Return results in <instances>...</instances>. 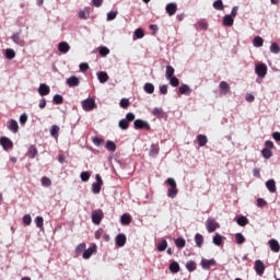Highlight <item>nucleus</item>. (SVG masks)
Here are the masks:
<instances>
[{
  "instance_id": "nucleus-60",
  "label": "nucleus",
  "mask_w": 280,
  "mask_h": 280,
  "mask_svg": "<svg viewBox=\"0 0 280 280\" xmlns=\"http://www.w3.org/2000/svg\"><path fill=\"white\" fill-rule=\"evenodd\" d=\"M272 148H275V143L272 141H270V140H267L265 142V149L266 150H272Z\"/></svg>"
},
{
  "instance_id": "nucleus-50",
  "label": "nucleus",
  "mask_w": 280,
  "mask_h": 280,
  "mask_svg": "<svg viewBox=\"0 0 280 280\" xmlns=\"http://www.w3.org/2000/svg\"><path fill=\"white\" fill-rule=\"evenodd\" d=\"M44 222H45V220L43 219V217L35 218V224H36L37 229H43Z\"/></svg>"
},
{
  "instance_id": "nucleus-25",
  "label": "nucleus",
  "mask_w": 280,
  "mask_h": 280,
  "mask_svg": "<svg viewBox=\"0 0 280 280\" xmlns=\"http://www.w3.org/2000/svg\"><path fill=\"white\" fill-rule=\"evenodd\" d=\"M8 128H9V130H11V132L16 133V132H19V122H16V120H14V119H11L9 121Z\"/></svg>"
},
{
  "instance_id": "nucleus-20",
  "label": "nucleus",
  "mask_w": 280,
  "mask_h": 280,
  "mask_svg": "<svg viewBox=\"0 0 280 280\" xmlns=\"http://www.w3.org/2000/svg\"><path fill=\"white\" fill-rule=\"evenodd\" d=\"M58 49L60 54H68L69 49H71V46H69V43L67 42H61L58 45Z\"/></svg>"
},
{
  "instance_id": "nucleus-3",
  "label": "nucleus",
  "mask_w": 280,
  "mask_h": 280,
  "mask_svg": "<svg viewBox=\"0 0 280 280\" xmlns=\"http://www.w3.org/2000/svg\"><path fill=\"white\" fill-rule=\"evenodd\" d=\"M102 220H104V211H102V209L92 211L93 224H102Z\"/></svg>"
},
{
  "instance_id": "nucleus-58",
  "label": "nucleus",
  "mask_w": 280,
  "mask_h": 280,
  "mask_svg": "<svg viewBox=\"0 0 280 280\" xmlns=\"http://www.w3.org/2000/svg\"><path fill=\"white\" fill-rule=\"evenodd\" d=\"M130 106V101L128 98L120 100V107L121 108H128Z\"/></svg>"
},
{
  "instance_id": "nucleus-31",
  "label": "nucleus",
  "mask_w": 280,
  "mask_h": 280,
  "mask_svg": "<svg viewBox=\"0 0 280 280\" xmlns=\"http://www.w3.org/2000/svg\"><path fill=\"white\" fill-rule=\"evenodd\" d=\"M97 79L101 84H106V81L108 80V73L102 71L97 73Z\"/></svg>"
},
{
  "instance_id": "nucleus-57",
  "label": "nucleus",
  "mask_w": 280,
  "mask_h": 280,
  "mask_svg": "<svg viewBox=\"0 0 280 280\" xmlns=\"http://www.w3.org/2000/svg\"><path fill=\"white\" fill-rule=\"evenodd\" d=\"M136 38H143L145 36V33L141 28H137L135 31Z\"/></svg>"
},
{
  "instance_id": "nucleus-56",
  "label": "nucleus",
  "mask_w": 280,
  "mask_h": 280,
  "mask_svg": "<svg viewBox=\"0 0 280 280\" xmlns=\"http://www.w3.org/2000/svg\"><path fill=\"white\" fill-rule=\"evenodd\" d=\"M23 223H24L26 226H30V224H32V215L25 214V215L23 217Z\"/></svg>"
},
{
  "instance_id": "nucleus-48",
  "label": "nucleus",
  "mask_w": 280,
  "mask_h": 280,
  "mask_svg": "<svg viewBox=\"0 0 280 280\" xmlns=\"http://www.w3.org/2000/svg\"><path fill=\"white\" fill-rule=\"evenodd\" d=\"M261 154L264 159H271L272 158V151L270 149H262Z\"/></svg>"
},
{
  "instance_id": "nucleus-61",
  "label": "nucleus",
  "mask_w": 280,
  "mask_h": 280,
  "mask_svg": "<svg viewBox=\"0 0 280 280\" xmlns=\"http://www.w3.org/2000/svg\"><path fill=\"white\" fill-rule=\"evenodd\" d=\"M198 25H199L200 30H208V27H209V24L205 21H200L198 23Z\"/></svg>"
},
{
  "instance_id": "nucleus-8",
  "label": "nucleus",
  "mask_w": 280,
  "mask_h": 280,
  "mask_svg": "<svg viewBox=\"0 0 280 280\" xmlns=\"http://www.w3.org/2000/svg\"><path fill=\"white\" fill-rule=\"evenodd\" d=\"M0 145H2L3 150H12V147L14 145V143H12V140H10V138L1 137Z\"/></svg>"
},
{
  "instance_id": "nucleus-52",
  "label": "nucleus",
  "mask_w": 280,
  "mask_h": 280,
  "mask_svg": "<svg viewBox=\"0 0 280 280\" xmlns=\"http://www.w3.org/2000/svg\"><path fill=\"white\" fill-rule=\"evenodd\" d=\"M43 187H51V179L49 177H42Z\"/></svg>"
},
{
  "instance_id": "nucleus-14",
  "label": "nucleus",
  "mask_w": 280,
  "mask_h": 280,
  "mask_svg": "<svg viewBox=\"0 0 280 280\" xmlns=\"http://www.w3.org/2000/svg\"><path fill=\"white\" fill-rule=\"evenodd\" d=\"M176 10H178V7L176 5V3L171 2L166 4V12L168 16H174V14H176Z\"/></svg>"
},
{
  "instance_id": "nucleus-49",
  "label": "nucleus",
  "mask_w": 280,
  "mask_h": 280,
  "mask_svg": "<svg viewBox=\"0 0 280 280\" xmlns=\"http://www.w3.org/2000/svg\"><path fill=\"white\" fill-rule=\"evenodd\" d=\"M52 102H54V104L60 105V104H62V102H65V98L62 97V95L56 94L52 98Z\"/></svg>"
},
{
  "instance_id": "nucleus-19",
  "label": "nucleus",
  "mask_w": 280,
  "mask_h": 280,
  "mask_svg": "<svg viewBox=\"0 0 280 280\" xmlns=\"http://www.w3.org/2000/svg\"><path fill=\"white\" fill-rule=\"evenodd\" d=\"M152 115L158 119H163L165 117V112H163V108L161 107H155L152 110Z\"/></svg>"
},
{
  "instance_id": "nucleus-55",
  "label": "nucleus",
  "mask_w": 280,
  "mask_h": 280,
  "mask_svg": "<svg viewBox=\"0 0 280 280\" xmlns=\"http://www.w3.org/2000/svg\"><path fill=\"white\" fill-rule=\"evenodd\" d=\"M117 19V11H110L107 13V21H115Z\"/></svg>"
},
{
  "instance_id": "nucleus-6",
  "label": "nucleus",
  "mask_w": 280,
  "mask_h": 280,
  "mask_svg": "<svg viewBox=\"0 0 280 280\" xmlns=\"http://www.w3.org/2000/svg\"><path fill=\"white\" fill-rule=\"evenodd\" d=\"M95 100L94 98H86L82 101V108L83 110L91 112L95 108Z\"/></svg>"
},
{
  "instance_id": "nucleus-36",
  "label": "nucleus",
  "mask_w": 280,
  "mask_h": 280,
  "mask_svg": "<svg viewBox=\"0 0 280 280\" xmlns=\"http://www.w3.org/2000/svg\"><path fill=\"white\" fill-rule=\"evenodd\" d=\"M196 268H197L196 261L189 260L186 262V269L188 270V272H194V270H196Z\"/></svg>"
},
{
  "instance_id": "nucleus-34",
  "label": "nucleus",
  "mask_w": 280,
  "mask_h": 280,
  "mask_svg": "<svg viewBox=\"0 0 280 280\" xmlns=\"http://www.w3.org/2000/svg\"><path fill=\"white\" fill-rule=\"evenodd\" d=\"M186 244H187V242L183 237H178L175 240V246L177 248H185Z\"/></svg>"
},
{
  "instance_id": "nucleus-2",
  "label": "nucleus",
  "mask_w": 280,
  "mask_h": 280,
  "mask_svg": "<svg viewBox=\"0 0 280 280\" xmlns=\"http://www.w3.org/2000/svg\"><path fill=\"white\" fill-rule=\"evenodd\" d=\"M130 121H135L133 113H128L126 118L119 120L118 126L121 130H128V128H130Z\"/></svg>"
},
{
  "instance_id": "nucleus-21",
  "label": "nucleus",
  "mask_w": 280,
  "mask_h": 280,
  "mask_svg": "<svg viewBox=\"0 0 280 280\" xmlns=\"http://www.w3.org/2000/svg\"><path fill=\"white\" fill-rule=\"evenodd\" d=\"M68 86H80V79L78 77H70L67 79Z\"/></svg>"
},
{
  "instance_id": "nucleus-15",
  "label": "nucleus",
  "mask_w": 280,
  "mask_h": 280,
  "mask_svg": "<svg viewBox=\"0 0 280 280\" xmlns=\"http://www.w3.org/2000/svg\"><path fill=\"white\" fill-rule=\"evenodd\" d=\"M11 40H13V43H15V45H20V47H23L25 45V40H23V38H21V34L15 33L11 36Z\"/></svg>"
},
{
  "instance_id": "nucleus-28",
  "label": "nucleus",
  "mask_w": 280,
  "mask_h": 280,
  "mask_svg": "<svg viewBox=\"0 0 280 280\" xmlns=\"http://www.w3.org/2000/svg\"><path fill=\"white\" fill-rule=\"evenodd\" d=\"M197 141H198V145L200 148H205V145H207L209 139H207V136H205V135H199V136H197Z\"/></svg>"
},
{
  "instance_id": "nucleus-11",
  "label": "nucleus",
  "mask_w": 280,
  "mask_h": 280,
  "mask_svg": "<svg viewBox=\"0 0 280 280\" xmlns=\"http://www.w3.org/2000/svg\"><path fill=\"white\" fill-rule=\"evenodd\" d=\"M221 95H228L231 91V85L226 81H221L219 84Z\"/></svg>"
},
{
  "instance_id": "nucleus-10",
  "label": "nucleus",
  "mask_w": 280,
  "mask_h": 280,
  "mask_svg": "<svg viewBox=\"0 0 280 280\" xmlns=\"http://www.w3.org/2000/svg\"><path fill=\"white\" fill-rule=\"evenodd\" d=\"M116 242V246H118V248H124V246H126V234H118L115 238Z\"/></svg>"
},
{
  "instance_id": "nucleus-7",
  "label": "nucleus",
  "mask_w": 280,
  "mask_h": 280,
  "mask_svg": "<svg viewBox=\"0 0 280 280\" xmlns=\"http://www.w3.org/2000/svg\"><path fill=\"white\" fill-rule=\"evenodd\" d=\"M254 269L256 270V273L261 277L264 272H266V265H264V261L256 260L254 265Z\"/></svg>"
},
{
  "instance_id": "nucleus-35",
  "label": "nucleus",
  "mask_w": 280,
  "mask_h": 280,
  "mask_svg": "<svg viewBox=\"0 0 280 280\" xmlns=\"http://www.w3.org/2000/svg\"><path fill=\"white\" fill-rule=\"evenodd\" d=\"M98 54L102 58H106V56H108V54H110V49H108V47H106V46H102V47H100Z\"/></svg>"
},
{
  "instance_id": "nucleus-46",
  "label": "nucleus",
  "mask_w": 280,
  "mask_h": 280,
  "mask_svg": "<svg viewBox=\"0 0 280 280\" xmlns=\"http://www.w3.org/2000/svg\"><path fill=\"white\" fill-rule=\"evenodd\" d=\"M106 148L107 150H109V152H115V150H117V144H115L114 141H107L106 143Z\"/></svg>"
},
{
  "instance_id": "nucleus-22",
  "label": "nucleus",
  "mask_w": 280,
  "mask_h": 280,
  "mask_svg": "<svg viewBox=\"0 0 280 280\" xmlns=\"http://www.w3.org/2000/svg\"><path fill=\"white\" fill-rule=\"evenodd\" d=\"M168 270L173 272V275H177V272H180V265L177 261H173L170 264Z\"/></svg>"
},
{
  "instance_id": "nucleus-33",
  "label": "nucleus",
  "mask_w": 280,
  "mask_h": 280,
  "mask_svg": "<svg viewBox=\"0 0 280 280\" xmlns=\"http://www.w3.org/2000/svg\"><path fill=\"white\" fill-rule=\"evenodd\" d=\"M236 223L238 226H246V224H248V218L241 215L236 219Z\"/></svg>"
},
{
  "instance_id": "nucleus-54",
  "label": "nucleus",
  "mask_w": 280,
  "mask_h": 280,
  "mask_svg": "<svg viewBox=\"0 0 280 280\" xmlns=\"http://www.w3.org/2000/svg\"><path fill=\"white\" fill-rule=\"evenodd\" d=\"M92 191H93V194H100L102 191V186L100 184L93 183Z\"/></svg>"
},
{
  "instance_id": "nucleus-62",
  "label": "nucleus",
  "mask_w": 280,
  "mask_h": 280,
  "mask_svg": "<svg viewBox=\"0 0 280 280\" xmlns=\"http://www.w3.org/2000/svg\"><path fill=\"white\" fill-rule=\"evenodd\" d=\"M93 143H94V145H102V143H104V139L95 137L93 139Z\"/></svg>"
},
{
  "instance_id": "nucleus-13",
  "label": "nucleus",
  "mask_w": 280,
  "mask_h": 280,
  "mask_svg": "<svg viewBox=\"0 0 280 280\" xmlns=\"http://www.w3.org/2000/svg\"><path fill=\"white\" fill-rule=\"evenodd\" d=\"M38 93L39 95H42V97H45V95H49V93H51V89H49L47 84L40 83L38 88Z\"/></svg>"
},
{
  "instance_id": "nucleus-32",
  "label": "nucleus",
  "mask_w": 280,
  "mask_h": 280,
  "mask_svg": "<svg viewBox=\"0 0 280 280\" xmlns=\"http://www.w3.org/2000/svg\"><path fill=\"white\" fill-rule=\"evenodd\" d=\"M60 132V127H58V125H52L50 128V135L51 137H54L55 139H58V133Z\"/></svg>"
},
{
  "instance_id": "nucleus-12",
  "label": "nucleus",
  "mask_w": 280,
  "mask_h": 280,
  "mask_svg": "<svg viewBox=\"0 0 280 280\" xmlns=\"http://www.w3.org/2000/svg\"><path fill=\"white\" fill-rule=\"evenodd\" d=\"M206 226H207L208 233H213L215 232V229H218V226L220 225L214 220L208 219Z\"/></svg>"
},
{
  "instance_id": "nucleus-47",
  "label": "nucleus",
  "mask_w": 280,
  "mask_h": 280,
  "mask_svg": "<svg viewBox=\"0 0 280 280\" xmlns=\"http://www.w3.org/2000/svg\"><path fill=\"white\" fill-rule=\"evenodd\" d=\"M213 244H215V246H222V235L215 234L213 236Z\"/></svg>"
},
{
  "instance_id": "nucleus-51",
  "label": "nucleus",
  "mask_w": 280,
  "mask_h": 280,
  "mask_svg": "<svg viewBox=\"0 0 280 280\" xmlns=\"http://www.w3.org/2000/svg\"><path fill=\"white\" fill-rule=\"evenodd\" d=\"M270 51H271V54H279V51H280L279 44L272 43L270 46Z\"/></svg>"
},
{
  "instance_id": "nucleus-24",
  "label": "nucleus",
  "mask_w": 280,
  "mask_h": 280,
  "mask_svg": "<svg viewBox=\"0 0 280 280\" xmlns=\"http://www.w3.org/2000/svg\"><path fill=\"white\" fill-rule=\"evenodd\" d=\"M233 23H235V20H233V16L224 15L223 18L224 27H233Z\"/></svg>"
},
{
  "instance_id": "nucleus-43",
  "label": "nucleus",
  "mask_w": 280,
  "mask_h": 280,
  "mask_svg": "<svg viewBox=\"0 0 280 280\" xmlns=\"http://www.w3.org/2000/svg\"><path fill=\"white\" fill-rule=\"evenodd\" d=\"M15 56H16V52H14V50L12 48H8L5 50V58H8V60L14 59Z\"/></svg>"
},
{
  "instance_id": "nucleus-38",
  "label": "nucleus",
  "mask_w": 280,
  "mask_h": 280,
  "mask_svg": "<svg viewBox=\"0 0 280 280\" xmlns=\"http://www.w3.org/2000/svg\"><path fill=\"white\" fill-rule=\"evenodd\" d=\"M160 152L159 144H152L150 149V156H158Z\"/></svg>"
},
{
  "instance_id": "nucleus-42",
  "label": "nucleus",
  "mask_w": 280,
  "mask_h": 280,
  "mask_svg": "<svg viewBox=\"0 0 280 280\" xmlns=\"http://www.w3.org/2000/svg\"><path fill=\"white\" fill-rule=\"evenodd\" d=\"M166 248H167V241L166 240H162L158 244V250H160V253H163L164 250H166Z\"/></svg>"
},
{
  "instance_id": "nucleus-1",
  "label": "nucleus",
  "mask_w": 280,
  "mask_h": 280,
  "mask_svg": "<svg viewBox=\"0 0 280 280\" xmlns=\"http://www.w3.org/2000/svg\"><path fill=\"white\" fill-rule=\"evenodd\" d=\"M166 183H167V185H170V188L167 189L168 198H176V196H178V188L176 187V179L170 177L166 179Z\"/></svg>"
},
{
  "instance_id": "nucleus-26",
  "label": "nucleus",
  "mask_w": 280,
  "mask_h": 280,
  "mask_svg": "<svg viewBox=\"0 0 280 280\" xmlns=\"http://www.w3.org/2000/svg\"><path fill=\"white\" fill-rule=\"evenodd\" d=\"M28 159H36L38 156V149L36 147L31 145L27 151Z\"/></svg>"
},
{
  "instance_id": "nucleus-18",
  "label": "nucleus",
  "mask_w": 280,
  "mask_h": 280,
  "mask_svg": "<svg viewBox=\"0 0 280 280\" xmlns=\"http://www.w3.org/2000/svg\"><path fill=\"white\" fill-rule=\"evenodd\" d=\"M215 264V259H202L201 260V268H203V270H209V268H211V266H213Z\"/></svg>"
},
{
  "instance_id": "nucleus-23",
  "label": "nucleus",
  "mask_w": 280,
  "mask_h": 280,
  "mask_svg": "<svg viewBox=\"0 0 280 280\" xmlns=\"http://www.w3.org/2000/svg\"><path fill=\"white\" fill-rule=\"evenodd\" d=\"M180 95H191V88L187 84H183L178 88Z\"/></svg>"
},
{
  "instance_id": "nucleus-59",
  "label": "nucleus",
  "mask_w": 280,
  "mask_h": 280,
  "mask_svg": "<svg viewBox=\"0 0 280 280\" xmlns=\"http://www.w3.org/2000/svg\"><path fill=\"white\" fill-rule=\"evenodd\" d=\"M89 178H91V174L89 172L81 173V180H83V183H86Z\"/></svg>"
},
{
  "instance_id": "nucleus-27",
  "label": "nucleus",
  "mask_w": 280,
  "mask_h": 280,
  "mask_svg": "<svg viewBox=\"0 0 280 280\" xmlns=\"http://www.w3.org/2000/svg\"><path fill=\"white\" fill-rule=\"evenodd\" d=\"M195 243L198 248H202V244H205V236H202L200 233H197L195 235Z\"/></svg>"
},
{
  "instance_id": "nucleus-40",
  "label": "nucleus",
  "mask_w": 280,
  "mask_h": 280,
  "mask_svg": "<svg viewBox=\"0 0 280 280\" xmlns=\"http://www.w3.org/2000/svg\"><path fill=\"white\" fill-rule=\"evenodd\" d=\"M236 244L242 245L244 242H246V237H244L243 233H236L235 234Z\"/></svg>"
},
{
  "instance_id": "nucleus-30",
  "label": "nucleus",
  "mask_w": 280,
  "mask_h": 280,
  "mask_svg": "<svg viewBox=\"0 0 280 280\" xmlns=\"http://www.w3.org/2000/svg\"><path fill=\"white\" fill-rule=\"evenodd\" d=\"M120 222H121V224H124L125 226H128V224H130V223L132 222V218L130 217V214L125 213V214L121 215Z\"/></svg>"
},
{
  "instance_id": "nucleus-53",
  "label": "nucleus",
  "mask_w": 280,
  "mask_h": 280,
  "mask_svg": "<svg viewBox=\"0 0 280 280\" xmlns=\"http://www.w3.org/2000/svg\"><path fill=\"white\" fill-rule=\"evenodd\" d=\"M167 80H170L171 86H178V84H180V81H179L178 78H176V77H171V78L167 79Z\"/></svg>"
},
{
  "instance_id": "nucleus-45",
  "label": "nucleus",
  "mask_w": 280,
  "mask_h": 280,
  "mask_svg": "<svg viewBox=\"0 0 280 280\" xmlns=\"http://www.w3.org/2000/svg\"><path fill=\"white\" fill-rule=\"evenodd\" d=\"M212 5L214 10H224V3L222 2V0L214 1Z\"/></svg>"
},
{
  "instance_id": "nucleus-37",
  "label": "nucleus",
  "mask_w": 280,
  "mask_h": 280,
  "mask_svg": "<svg viewBox=\"0 0 280 280\" xmlns=\"http://www.w3.org/2000/svg\"><path fill=\"white\" fill-rule=\"evenodd\" d=\"M254 47H264V38L256 36L253 40Z\"/></svg>"
},
{
  "instance_id": "nucleus-41",
  "label": "nucleus",
  "mask_w": 280,
  "mask_h": 280,
  "mask_svg": "<svg viewBox=\"0 0 280 280\" xmlns=\"http://www.w3.org/2000/svg\"><path fill=\"white\" fill-rule=\"evenodd\" d=\"M144 92L148 93L149 95H152V93H154V84L145 83L144 84Z\"/></svg>"
},
{
  "instance_id": "nucleus-5",
  "label": "nucleus",
  "mask_w": 280,
  "mask_h": 280,
  "mask_svg": "<svg viewBox=\"0 0 280 280\" xmlns=\"http://www.w3.org/2000/svg\"><path fill=\"white\" fill-rule=\"evenodd\" d=\"M133 128H136V130H150V124L148 121L137 119L133 122Z\"/></svg>"
},
{
  "instance_id": "nucleus-64",
  "label": "nucleus",
  "mask_w": 280,
  "mask_h": 280,
  "mask_svg": "<svg viewBox=\"0 0 280 280\" xmlns=\"http://www.w3.org/2000/svg\"><path fill=\"white\" fill-rule=\"evenodd\" d=\"M267 202L262 198L257 199V207H266Z\"/></svg>"
},
{
  "instance_id": "nucleus-9",
  "label": "nucleus",
  "mask_w": 280,
  "mask_h": 280,
  "mask_svg": "<svg viewBox=\"0 0 280 280\" xmlns=\"http://www.w3.org/2000/svg\"><path fill=\"white\" fill-rule=\"evenodd\" d=\"M96 252H97V246L96 245H92L88 249H84L82 257H83V259H91L93 254L96 253Z\"/></svg>"
},
{
  "instance_id": "nucleus-63",
  "label": "nucleus",
  "mask_w": 280,
  "mask_h": 280,
  "mask_svg": "<svg viewBox=\"0 0 280 280\" xmlns=\"http://www.w3.org/2000/svg\"><path fill=\"white\" fill-rule=\"evenodd\" d=\"M80 71L84 72V71H89V63H80Z\"/></svg>"
},
{
  "instance_id": "nucleus-16",
  "label": "nucleus",
  "mask_w": 280,
  "mask_h": 280,
  "mask_svg": "<svg viewBox=\"0 0 280 280\" xmlns=\"http://www.w3.org/2000/svg\"><path fill=\"white\" fill-rule=\"evenodd\" d=\"M266 187L270 194H275L277 191V183L275 179H269L266 182Z\"/></svg>"
},
{
  "instance_id": "nucleus-4",
  "label": "nucleus",
  "mask_w": 280,
  "mask_h": 280,
  "mask_svg": "<svg viewBox=\"0 0 280 280\" xmlns=\"http://www.w3.org/2000/svg\"><path fill=\"white\" fill-rule=\"evenodd\" d=\"M255 73L258 78H266V73H268V66H266V63H257L255 66Z\"/></svg>"
},
{
  "instance_id": "nucleus-17",
  "label": "nucleus",
  "mask_w": 280,
  "mask_h": 280,
  "mask_svg": "<svg viewBox=\"0 0 280 280\" xmlns=\"http://www.w3.org/2000/svg\"><path fill=\"white\" fill-rule=\"evenodd\" d=\"M269 247H270V250H272V253H279V250H280L279 241H277L275 238L270 240Z\"/></svg>"
},
{
  "instance_id": "nucleus-44",
  "label": "nucleus",
  "mask_w": 280,
  "mask_h": 280,
  "mask_svg": "<svg viewBox=\"0 0 280 280\" xmlns=\"http://www.w3.org/2000/svg\"><path fill=\"white\" fill-rule=\"evenodd\" d=\"M84 250H86V243H80V244L75 247V253H77V255H80L81 253H84Z\"/></svg>"
},
{
  "instance_id": "nucleus-39",
  "label": "nucleus",
  "mask_w": 280,
  "mask_h": 280,
  "mask_svg": "<svg viewBox=\"0 0 280 280\" xmlns=\"http://www.w3.org/2000/svg\"><path fill=\"white\" fill-rule=\"evenodd\" d=\"M174 72H175L174 67L167 66L166 73H165L166 80H168L170 78H174Z\"/></svg>"
},
{
  "instance_id": "nucleus-29",
  "label": "nucleus",
  "mask_w": 280,
  "mask_h": 280,
  "mask_svg": "<svg viewBox=\"0 0 280 280\" xmlns=\"http://www.w3.org/2000/svg\"><path fill=\"white\" fill-rule=\"evenodd\" d=\"M89 16H91L90 8H85L84 10L79 12V19H83L84 21H86V19H89Z\"/></svg>"
}]
</instances>
